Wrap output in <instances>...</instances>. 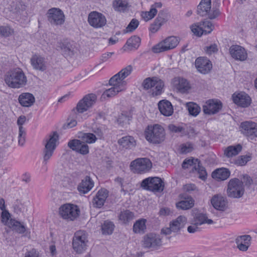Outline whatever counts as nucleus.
Masks as SVG:
<instances>
[{
	"mask_svg": "<svg viewBox=\"0 0 257 257\" xmlns=\"http://www.w3.org/2000/svg\"><path fill=\"white\" fill-rule=\"evenodd\" d=\"M4 80L8 87L12 88H21L26 85L27 78L23 70L16 68L8 71L4 76Z\"/></svg>",
	"mask_w": 257,
	"mask_h": 257,
	"instance_id": "1",
	"label": "nucleus"
},
{
	"mask_svg": "<svg viewBox=\"0 0 257 257\" xmlns=\"http://www.w3.org/2000/svg\"><path fill=\"white\" fill-rule=\"evenodd\" d=\"M146 139L153 144H160L165 139V132L160 124L148 125L145 131Z\"/></svg>",
	"mask_w": 257,
	"mask_h": 257,
	"instance_id": "2",
	"label": "nucleus"
},
{
	"mask_svg": "<svg viewBox=\"0 0 257 257\" xmlns=\"http://www.w3.org/2000/svg\"><path fill=\"white\" fill-rule=\"evenodd\" d=\"M58 135L56 132L50 134L48 138L45 139V147L43 151V163L46 165L48 161L53 156L54 150L57 145Z\"/></svg>",
	"mask_w": 257,
	"mask_h": 257,
	"instance_id": "3",
	"label": "nucleus"
},
{
	"mask_svg": "<svg viewBox=\"0 0 257 257\" xmlns=\"http://www.w3.org/2000/svg\"><path fill=\"white\" fill-rule=\"evenodd\" d=\"M80 209L78 206L66 203L62 205L59 208V214L63 219L68 221H74L76 219L80 214Z\"/></svg>",
	"mask_w": 257,
	"mask_h": 257,
	"instance_id": "4",
	"label": "nucleus"
},
{
	"mask_svg": "<svg viewBox=\"0 0 257 257\" xmlns=\"http://www.w3.org/2000/svg\"><path fill=\"white\" fill-rule=\"evenodd\" d=\"M141 186L144 189L148 191L161 192L164 189V183L163 180L159 177H148L142 181Z\"/></svg>",
	"mask_w": 257,
	"mask_h": 257,
	"instance_id": "5",
	"label": "nucleus"
},
{
	"mask_svg": "<svg viewBox=\"0 0 257 257\" xmlns=\"http://www.w3.org/2000/svg\"><path fill=\"white\" fill-rule=\"evenodd\" d=\"M244 189L242 181L237 178L230 180L228 183L227 194L228 197L239 198L244 194Z\"/></svg>",
	"mask_w": 257,
	"mask_h": 257,
	"instance_id": "6",
	"label": "nucleus"
},
{
	"mask_svg": "<svg viewBox=\"0 0 257 257\" xmlns=\"http://www.w3.org/2000/svg\"><path fill=\"white\" fill-rule=\"evenodd\" d=\"M145 89H151V94L153 96H158L162 93L164 86L162 80L157 77H148L145 79L143 83Z\"/></svg>",
	"mask_w": 257,
	"mask_h": 257,
	"instance_id": "7",
	"label": "nucleus"
},
{
	"mask_svg": "<svg viewBox=\"0 0 257 257\" xmlns=\"http://www.w3.org/2000/svg\"><path fill=\"white\" fill-rule=\"evenodd\" d=\"M152 167V163L147 158H141L133 161L130 164L131 169L134 173L144 174L149 172Z\"/></svg>",
	"mask_w": 257,
	"mask_h": 257,
	"instance_id": "8",
	"label": "nucleus"
},
{
	"mask_svg": "<svg viewBox=\"0 0 257 257\" xmlns=\"http://www.w3.org/2000/svg\"><path fill=\"white\" fill-rule=\"evenodd\" d=\"M87 242V234L84 231L78 230L75 233L73 238L72 246L77 253H81L85 251Z\"/></svg>",
	"mask_w": 257,
	"mask_h": 257,
	"instance_id": "9",
	"label": "nucleus"
},
{
	"mask_svg": "<svg viewBox=\"0 0 257 257\" xmlns=\"http://www.w3.org/2000/svg\"><path fill=\"white\" fill-rule=\"evenodd\" d=\"M178 39L174 36L167 38L164 41L154 46L153 51L156 53H159L170 49H174L178 44Z\"/></svg>",
	"mask_w": 257,
	"mask_h": 257,
	"instance_id": "10",
	"label": "nucleus"
},
{
	"mask_svg": "<svg viewBox=\"0 0 257 257\" xmlns=\"http://www.w3.org/2000/svg\"><path fill=\"white\" fill-rule=\"evenodd\" d=\"M47 17L50 23L53 25H61L65 21L64 13L59 8L49 9L47 13Z\"/></svg>",
	"mask_w": 257,
	"mask_h": 257,
	"instance_id": "11",
	"label": "nucleus"
},
{
	"mask_svg": "<svg viewBox=\"0 0 257 257\" xmlns=\"http://www.w3.org/2000/svg\"><path fill=\"white\" fill-rule=\"evenodd\" d=\"M88 22L94 28H100L106 25V19L102 14L96 11H92L88 16Z\"/></svg>",
	"mask_w": 257,
	"mask_h": 257,
	"instance_id": "12",
	"label": "nucleus"
},
{
	"mask_svg": "<svg viewBox=\"0 0 257 257\" xmlns=\"http://www.w3.org/2000/svg\"><path fill=\"white\" fill-rule=\"evenodd\" d=\"M97 97L94 94L85 95L77 103L75 109L79 113L86 111L95 103Z\"/></svg>",
	"mask_w": 257,
	"mask_h": 257,
	"instance_id": "13",
	"label": "nucleus"
},
{
	"mask_svg": "<svg viewBox=\"0 0 257 257\" xmlns=\"http://www.w3.org/2000/svg\"><path fill=\"white\" fill-rule=\"evenodd\" d=\"M123 82L120 83L117 81H111V78L109 79V84L112 87L105 90L102 94V97L105 99L111 97L116 95L118 92L124 91L126 88L123 86Z\"/></svg>",
	"mask_w": 257,
	"mask_h": 257,
	"instance_id": "14",
	"label": "nucleus"
},
{
	"mask_svg": "<svg viewBox=\"0 0 257 257\" xmlns=\"http://www.w3.org/2000/svg\"><path fill=\"white\" fill-rule=\"evenodd\" d=\"M240 131L250 139L257 137V123L251 121L243 122L240 124Z\"/></svg>",
	"mask_w": 257,
	"mask_h": 257,
	"instance_id": "15",
	"label": "nucleus"
},
{
	"mask_svg": "<svg viewBox=\"0 0 257 257\" xmlns=\"http://www.w3.org/2000/svg\"><path fill=\"white\" fill-rule=\"evenodd\" d=\"M161 244V238L159 235L151 233L147 234L144 237L143 246L145 248H156Z\"/></svg>",
	"mask_w": 257,
	"mask_h": 257,
	"instance_id": "16",
	"label": "nucleus"
},
{
	"mask_svg": "<svg viewBox=\"0 0 257 257\" xmlns=\"http://www.w3.org/2000/svg\"><path fill=\"white\" fill-rule=\"evenodd\" d=\"M197 70L202 74H207L211 70L212 64L211 62L206 57H199L195 62Z\"/></svg>",
	"mask_w": 257,
	"mask_h": 257,
	"instance_id": "17",
	"label": "nucleus"
},
{
	"mask_svg": "<svg viewBox=\"0 0 257 257\" xmlns=\"http://www.w3.org/2000/svg\"><path fill=\"white\" fill-rule=\"evenodd\" d=\"M232 98L233 102L241 107H247L251 102V99L249 95L242 92L233 93Z\"/></svg>",
	"mask_w": 257,
	"mask_h": 257,
	"instance_id": "18",
	"label": "nucleus"
},
{
	"mask_svg": "<svg viewBox=\"0 0 257 257\" xmlns=\"http://www.w3.org/2000/svg\"><path fill=\"white\" fill-rule=\"evenodd\" d=\"M222 106V103L220 101L210 99L206 101V104L203 105V110L205 114H214L219 112Z\"/></svg>",
	"mask_w": 257,
	"mask_h": 257,
	"instance_id": "19",
	"label": "nucleus"
},
{
	"mask_svg": "<svg viewBox=\"0 0 257 257\" xmlns=\"http://www.w3.org/2000/svg\"><path fill=\"white\" fill-rule=\"evenodd\" d=\"M133 67L131 65H127L125 67L122 68L117 74H115L111 77V81H117L121 83L123 82V85L126 88L127 82L124 80L125 78L128 76L133 72Z\"/></svg>",
	"mask_w": 257,
	"mask_h": 257,
	"instance_id": "20",
	"label": "nucleus"
},
{
	"mask_svg": "<svg viewBox=\"0 0 257 257\" xmlns=\"http://www.w3.org/2000/svg\"><path fill=\"white\" fill-rule=\"evenodd\" d=\"M229 53L231 56L236 60L243 61L247 58L246 50L239 45H232L229 48Z\"/></svg>",
	"mask_w": 257,
	"mask_h": 257,
	"instance_id": "21",
	"label": "nucleus"
},
{
	"mask_svg": "<svg viewBox=\"0 0 257 257\" xmlns=\"http://www.w3.org/2000/svg\"><path fill=\"white\" fill-rule=\"evenodd\" d=\"M68 147L76 152L82 154L86 155L89 153L88 146L80 140H73L68 143Z\"/></svg>",
	"mask_w": 257,
	"mask_h": 257,
	"instance_id": "22",
	"label": "nucleus"
},
{
	"mask_svg": "<svg viewBox=\"0 0 257 257\" xmlns=\"http://www.w3.org/2000/svg\"><path fill=\"white\" fill-rule=\"evenodd\" d=\"M171 84L174 88L183 93H187L191 88L189 82L186 79L179 77L172 79Z\"/></svg>",
	"mask_w": 257,
	"mask_h": 257,
	"instance_id": "23",
	"label": "nucleus"
},
{
	"mask_svg": "<svg viewBox=\"0 0 257 257\" xmlns=\"http://www.w3.org/2000/svg\"><path fill=\"white\" fill-rule=\"evenodd\" d=\"M213 207L216 210L224 211L227 208V200L226 198L220 194H215L210 200Z\"/></svg>",
	"mask_w": 257,
	"mask_h": 257,
	"instance_id": "24",
	"label": "nucleus"
},
{
	"mask_svg": "<svg viewBox=\"0 0 257 257\" xmlns=\"http://www.w3.org/2000/svg\"><path fill=\"white\" fill-rule=\"evenodd\" d=\"M108 196V191L102 188L98 190L92 200V205L94 207L101 208L104 204Z\"/></svg>",
	"mask_w": 257,
	"mask_h": 257,
	"instance_id": "25",
	"label": "nucleus"
},
{
	"mask_svg": "<svg viewBox=\"0 0 257 257\" xmlns=\"http://www.w3.org/2000/svg\"><path fill=\"white\" fill-rule=\"evenodd\" d=\"M94 186V182L92 179L88 176L83 179L77 186V190L82 194L88 193Z\"/></svg>",
	"mask_w": 257,
	"mask_h": 257,
	"instance_id": "26",
	"label": "nucleus"
},
{
	"mask_svg": "<svg viewBox=\"0 0 257 257\" xmlns=\"http://www.w3.org/2000/svg\"><path fill=\"white\" fill-rule=\"evenodd\" d=\"M158 108L161 114L169 116L172 115L174 109L171 103L167 100H162L158 103Z\"/></svg>",
	"mask_w": 257,
	"mask_h": 257,
	"instance_id": "27",
	"label": "nucleus"
},
{
	"mask_svg": "<svg viewBox=\"0 0 257 257\" xmlns=\"http://www.w3.org/2000/svg\"><path fill=\"white\" fill-rule=\"evenodd\" d=\"M251 239V237L249 235H243L238 236L235 239L238 248L241 251L247 250L250 244Z\"/></svg>",
	"mask_w": 257,
	"mask_h": 257,
	"instance_id": "28",
	"label": "nucleus"
},
{
	"mask_svg": "<svg viewBox=\"0 0 257 257\" xmlns=\"http://www.w3.org/2000/svg\"><path fill=\"white\" fill-rule=\"evenodd\" d=\"M162 4L160 2L156 3L151 6L149 11L143 12L141 14L142 18L145 21H148L155 17L157 14V9L161 8Z\"/></svg>",
	"mask_w": 257,
	"mask_h": 257,
	"instance_id": "29",
	"label": "nucleus"
},
{
	"mask_svg": "<svg viewBox=\"0 0 257 257\" xmlns=\"http://www.w3.org/2000/svg\"><path fill=\"white\" fill-rule=\"evenodd\" d=\"M31 63L33 68L36 70L44 71L46 69L45 59L39 55H33L31 59Z\"/></svg>",
	"mask_w": 257,
	"mask_h": 257,
	"instance_id": "30",
	"label": "nucleus"
},
{
	"mask_svg": "<svg viewBox=\"0 0 257 257\" xmlns=\"http://www.w3.org/2000/svg\"><path fill=\"white\" fill-rule=\"evenodd\" d=\"M240 144L231 145L224 149V156L227 158H231L237 156L242 150Z\"/></svg>",
	"mask_w": 257,
	"mask_h": 257,
	"instance_id": "31",
	"label": "nucleus"
},
{
	"mask_svg": "<svg viewBox=\"0 0 257 257\" xmlns=\"http://www.w3.org/2000/svg\"><path fill=\"white\" fill-rule=\"evenodd\" d=\"M35 97L30 93H24L21 94L19 97L20 103L25 107H29L33 104L35 102Z\"/></svg>",
	"mask_w": 257,
	"mask_h": 257,
	"instance_id": "32",
	"label": "nucleus"
},
{
	"mask_svg": "<svg viewBox=\"0 0 257 257\" xmlns=\"http://www.w3.org/2000/svg\"><path fill=\"white\" fill-rule=\"evenodd\" d=\"M211 0H201L197 7V14L201 16H205L207 15L211 10Z\"/></svg>",
	"mask_w": 257,
	"mask_h": 257,
	"instance_id": "33",
	"label": "nucleus"
},
{
	"mask_svg": "<svg viewBox=\"0 0 257 257\" xmlns=\"http://www.w3.org/2000/svg\"><path fill=\"white\" fill-rule=\"evenodd\" d=\"M229 170L226 168H220L215 170L212 173L213 178L217 180H225L230 176Z\"/></svg>",
	"mask_w": 257,
	"mask_h": 257,
	"instance_id": "34",
	"label": "nucleus"
},
{
	"mask_svg": "<svg viewBox=\"0 0 257 257\" xmlns=\"http://www.w3.org/2000/svg\"><path fill=\"white\" fill-rule=\"evenodd\" d=\"M186 222V218L180 215L178 216L175 220H173L170 224L172 230L174 232H176L179 231L184 226Z\"/></svg>",
	"mask_w": 257,
	"mask_h": 257,
	"instance_id": "35",
	"label": "nucleus"
},
{
	"mask_svg": "<svg viewBox=\"0 0 257 257\" xmlns=\"http://www.w3.org/2000/svg\"><path fill=\"white\" fill-rule=\"evenodd\" d=\"M118 144L125 149H131L136 145L135 139L130 136L123 137L118 140Z\"/></svg>",
	"mask_w": 257,
	"mask_h": 257,
	"instance_id": "36",
	"label": "nucleus"
},
{
	"mask_svg": "<svg viewBox=\"0 0 257 257\" xmlns=\"http://www.w3.org/2000/svg\"><path fill=\"white\" fill-rule=\"evenodd\" d=\"M8 226L12 230L19 233H23L26 231L25 225L15 219L10 220Z\"/></svg>",
	"mask_w": 257,
	"mask_h": 257,
	"instance_id": "37",
	"label": "nucleus"
},
{
	"mask_svg": "<svg viewBox=\"0 0 257 257\" xmlns=\"http://www.w3.org/2000/svg\"><path fill=\"white\" fill-rule=\"evenodd\" d=\"M26 9V6L22 1H15L11 5V11L16 14H21Z\"/></svg>",
	"mask_w": 257,
	"mask_h": 257,
	"instance_id": "38",
	"label": "nucleus"
},
{
	"mask_svg": "<svg viewBox=\"0 0 257 257\" xmlns=\"http://www.w3.org/2000/svg\"><path fill=\"white\" fill-rule=\"evenodd\" d=\"M115 225L113 222L107 220L103 222L101 225V230L103 234H111L114 230Z\"/></svg>",
	"mask_w": 257,
	"mask_h": 257,
	"instance_id": "39",
	"label": "nucleus"
},
{
	"mask_svg": "<svg viewBox=\"0 0 257 257\" xmlns=\"http://www.w3.org/2000/svg\"><path fill=\"white\" fill-rule=\"evenodd\" d=\"M194 200L191 197H187L184 200H182L176 203V207L183 210H187L193 207Z\"/></svg>",
	"mask_w": 257,
	"mask_h": 257,
	"instance_id": "40",
	"label": "nucleus"
},
{
	"mask_svg": "<svg viewBox=\"0 0 257 257\" xmlns=\"http://www.w3.org/2000/svg\"><path fill=\"white\" fill-rule=\"evenodd\" d=\"M194 222L195 225H200L204 223L211 224L213 223L212 220L208 219L206 215L202 213H198L196 214Z\"/></svg>",
	"mask_w": 257,
	"mask_h": 257,
	"instance_id": "41",
	"label": "nucleus"
},
{
	"mask_svg": "<svg viewBox=\"0 0 257 257\" xmlns=\"http://www.w3.org/2000/svg\"><path fill=\"white\" fill-rule=\"evenodd\" d=\"M119 219L124 224H126L134 218V214L128 210L121 211L118 215Z\"/></svg>",
	"mask_w": 257,
	"mask_h": 257,
	"instance_id": "42",
	"label": "nucleus"
},
{
	"mask_svg": "<svg viewBox=\"0 0 257 257\" xmlns=\"http://www.w3.org/2000/svg\"><path fill=\"white\" fill-rule=\"evenodd\" d=\"M78 138L84 143L92 144L96 142L97 138L95 135L92 133H80Z\"/></svg>",
	"mask_w": 257,
	"mask_h": 257,
	"instance_id": "43",
	"label": "nucleus"
},
{
	"mask_svg": "<svg viewBox=\"0 0 257 257\" xmlns=\"http://www.w3.org/2000/svg\"><path fill=\"white\" fill-rule=\"evenodd\" d=\"M61 50L65 55L72 56L74 54L75 46L70 42H65L62 44Z\"/></svg>",
	"mask_w": 257,
	"mask_h": 257,
	"instance_id": "44",
	"label": "nucleus"
},
{
	"mask_svg": "<svg viewBox=\"0 0 257 257\" xmlns=\"http://www.w3.org/2000/svg\"><path fill=\"white\" fill-rule=\"evenodd\" d=\"M186 107L190 114L196 116L200 112V107L195 103L190 102L187 103Z\"/></svg>",
	"mask_w": 257,
	"mask_h": 257,
	"instance_id": "45",
	"label": "nucleus"
},
{
	"mask_svg": "<svg viewBox=\"0 0 257 257\" xmlns=\"http://www.w3.org/2000/svg\"><path fill=\"white\" fill-rule=\"evenodd\" d=\"M146 228V220L142 219L137 221L134 223L133 230L135 233L144 232Z\"/></svg>",
	"mask_w": 257,
	"mask_h": 257,
	"instance_id": "46",
	"label": "nucleus"
},
{
	"mask_svg": "<svg viewBox=\"0 0 257 257\" xmlns=\"http://www.w3.org/2000/svg\"><path fill=\"white\" fill-rule=\"evenodd\" d=\"M128 7V3L126 0H115L113 2L114 9L118 11H124Z\"/></svg>",
	"mask_w": 257,
	"mask_h": 257,
	"instance_id": "47",
	"label": "nucleus"
},
{
	"mask_svg": "<svg viewBox=\"0 0 257 257\" xmlns=\"http://www.w3.org/2000/svg\"><path fill=\"white\" fill-rule=\"evenodd\" d=\"M141 43V39L137 36H134L129 38L126 44L131 49L133 48L137 49L139 47Z\"/></svg>",
	"mask_w": 257,
	"mask_h": 257,
	"instance_id": "48",
	"label": "nucleus"
},
{
	"mask_svg": "<svg viewBox=\"0 0 257 257\" xmlns=\"http://www.w3.org/2000/svg\"><path fill=\"white\" fill-rule=\"evenodd\" d=\"M252 157L250 155H242L234 160V164L237 166H243L251 160Z\"/></svg>",
	"mask_w": 257,
	"mask_h": 257,
	"instance_id": "49",
	"label": "nucleus"
},
{
	"mask_svg": "<svg viewBox=\"0 0 257 257\" xmlns=\"http://www.w3.org/2000/svg\"><path fill=\"white\" fill-rule=\"evenodd\" d=\"M194 150V145L192 143L187 142L180 146V152L182 154H187Z\"/></svg>",
	"mask_w": 257,
	"mask_h": 257,
	"instance_id": "50",
	"label": "nucleus"
},
{
	"mask_svg": "<svg viewBox=\"0 0 257 257\" xmlns=\"http://www.w3.org/2000/svg\"><path fill=\"white\" fill-rule=\"evenodd\" d=\"M199 161L198 159H186L184 160L182 167L183 169H187L189 167L193 166V168H194V167L196 166L198 163H199Z\"/></svg>",
	"mask_w": 257,
	"mask_h": 257,
	"instance_id": "51",
	"label": "nucleus"
},
{
	"mask_svg": "<svg viewBox=\"0 0 257 257\" xmlns=\"http://www.w3.org/2000/svg\"><path fill=\"white\" fill-rule=\"evenodd\" d=\"M195 170L197 171L199 174V178L202 180H205L207 177V173L204 167L200 165V162L197 164L196 166L194 167Z\"/></svg>",
	"mask_w": 257,
	"mask_h": 257,
	"instance_id": "52",
	"label": "nucleus"
},
{
	"mask_svg": "<svg viewBox=\"0 0 257 257\" xmlns=\"http://www.w3.org/2000/svg\"><path fill=\"white\" fill-rule=\"evenodd\" d=\"M204 52L208 55H211L213 54L216 53L218 49L216 44H213L210 46H205L203 48Z\"/></svg>",
	"mask_w": 257,
	"mask_h": 257,
	"instance_id": "53",
	"label": "nucleus"
},
{
	"mask_svg": "<svg viewBox=\"0 0 257 257\" xmlns=\"http://www.w3.org/2000/svg\"><path fill=\"white\" fill-rule=\"evenodd\" d=\"M198 134L193 127L189 126L187 127L186 129L184 128L183 135L187 136L190 139L195 138Z\"/></svg>",
	"mask_w": 257,
	"mask_h": 257,
	"instance_id": "54",
	"label": "nucleus"
},
{
	"mask_svg": "<svg viewBox=\"0 0 257 257\" xmlns=\"http://www.w3.org/2000/svg\"><path fill=\"white\" fill-rule=\"evenodd\" d=\"M191 30L192 33L196 36L200 37L204 34L203 30L201 24H194L191 26Z\"/></svg>",
	"mask_w": 257,
	"mask_h": 257,
	"instance_id": "55",
	"label": "nucleus"
},
{
	"mask_svg": "<svg viewBox=\"0 0 257 257\" xmlns=\"http://www.w3.org/2000/svg\"><path fill=\"white\" fill-rule=\"evenodd\" d=\"M14 31L9 26H0V35L7 37L11 35Z\"/></svg>",
	"mask_w": 257,
	"mask_h": 257,
	"instance_id": "56",
	"label": "nucleus"
},
{
	"mask_svg": "<svg viewBox=\"0 0 257 257\" xmlns=\"http://www.w3.org/2000/svg\"><path fill=\"white\" fill-rule=\"evenodd\" d=\"M26 131L24 127H20L19 128L18 143L19 145L23 146L25 143Z\"/></svg>",
	"mask_w": 257,
	"mask_h": 257,
	"instance_id": "57",
	"label": "nucleus"
},
{
	"mask_svg": "<svg viewBox=\"0 0 257 257\" xmlns=\"http://www.w3.org/2000/svg\"><path fill=\"white\" fill-rule=\"evenodd\" d=\"M201 26L205 34L210 33L214 28L212 23L209 21L203 22L201 24Z\"/></svg>",
	"mask_w": 257,
	"mask_h": 257,
	"instance_id": "58",
	"label": "nucleus"
},
{
	"mask_svg": "<svg viewBox=\"0 0 257 257\" xmlns=\"http://www.w3.org/2000/svg\"><path fill=\"white\" fill-rule=\"evenodd\" d=\"M1 221L6 225H8L11 215L8 210H4L1 214Z\"/></svg>",
	"mask_w": 257,
	"mask_h": 257,
	"instance_id": "59",
	"label": "nucleus"
},
{
	"mask_svg": "<svg viewBox=\"0 0 257 257\" xmlns=\"http://www.w3.org/2000/svg\"><path fill=\"white\" fill-rule=\"evenodd\" d=\"M139 22L136 19H133L130 22V24L126 27V32H132L134 31L139 26Z\"/></svg>",
	"mask_w": 257,
	"mask_h": 257,
	"instance_id": "60",
	"label": "nucleus"
},
{
	"mask_svg": "<svg viewBox=\"0 0 257 257\" xmlns=\"http://www.w3.org/2000/svg\"><path fill=\"white\" fill-rule=\"evenodd\" d=\"M220 14V11L218 8L213 7L211 11L208 12L207 15L209 19L213 20L217 18Z\"/></svg>",
	"mask_w": 257,
	"mask_h": 257,
	"instance_id": "61",
	"label": "nucleus"
},
{
	"mask_svg": "<svg viewBox=\"0 0 257 257\" xmlns=\"http://www.w3.org/2000/svg\"><path fill=\"white\" fill-rule=\"evenodd\" d=\"M155 21L162 26L167 21V16L163 12H160Z\"/></svg>",
	"mask_w": 257,
	"mask_h": 257,
	"instance_id": "62",
	"label": "nucleus"
},
{
	"mask_svg": "<svg viewBox=\"0 0 257 257\" xmlns=\"http://www.w3.org/2000/svg\"><path fill=\"white\" fill-rule=\"evenodd\" d=\"M168 127L169 130L172 133H183L184 128L180 126H177L174 124H170Z\"/></svg>",
	"mask_w": 257,
	"mask_h": 257,
	"instance_id": "63",
	"label": "nucleus"
},
{
	"mask_svg": "<svg viewBox=\"0 0 257 257\" xmlns=\"http://www.w3.org/2000/svg\"><path fill=\"white\" fill-rule=\"evenodd\" d=\"M131 118L126 114V113H122L120 115L117 119V121L119 123H127Z\"/></svg>",
	"mask_w": 257,
	"mask_h": 257,
	"instance_id": "64",
	"label": "nucleus"
}]
</instances>
